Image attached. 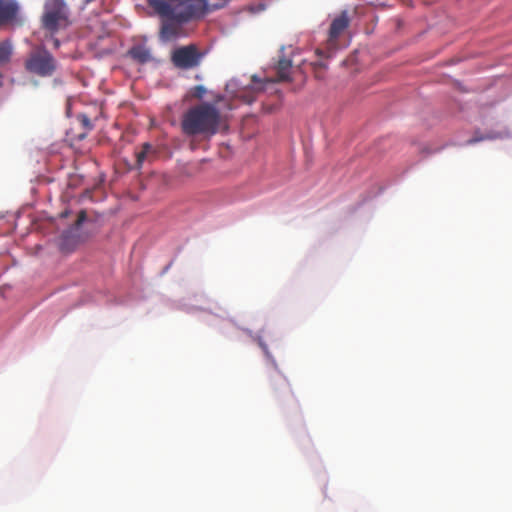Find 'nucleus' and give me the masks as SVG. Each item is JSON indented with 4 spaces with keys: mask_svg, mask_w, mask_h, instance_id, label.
Instances as JSON below:
<instances>
[{
    "mask_svg": "<svg viewBox=\"0 0 512 512\" xmlns=\"http://www.w3.org/2000/svg\"><path fill=\"white\" fill-rule=\"evenodd\" d=\"M41 24L51 36L70 25L68 7L63 0H46Z\"/></svg>",
    "mask_w": 512,
    "mask_h": 512,
    "instance_id": "nucleus-3",
    "label": "nucleus"
},
{
    "mask_svg": "<svg viewBox=\"0 0 512 512\" xmlns=\"http://www.w3.org/2000/svg\"><path fill=\"white\" fill-rule=\"evenodd\" d=\"M221 100H222V96H218L217 99H216L217 102L221 101Z\"/></svg>",
    "mask_w": 512,
    "mask_h": 512,
    "instance_id": "nucleus-21",
    "label": "nucleus"
},
{
    "mask_svg": "<svg viewBox=\"0 0 512 512\" xmlns=\"http://www.w3.org/2000/svg\"><path fill=\"white\" fill-rule=\"evenodd\" d=\"M19 5L15 0H0V26L20 23Z\"/></svg>",
    "mask_w": 512,
    "mask_h": 512,
    "instance_id": "nucleus-7",
    "label": "nucleus"
},
{
    "mask_svg": "<svg viewBox=\"0 0 512 512\" xmlns=\"http://www.w3.org/2000/svg\"><path fill=\"white\" fill-rule=\"evenodd\" d=\"M179 27L173 22H164L161 26L160 37L165 41L172 40L178 35Z\"/></svg>",
    "mask_w": 512,
    "mask_h": 512,
    "instance_id": "nucleus-12",
    "label": "nucleus"
},
{
    "mask_svg": "<svg viewBox=\"0 0 512 512\" xmlns=\"http://www.w3.org/2000/svg\"><path fill=\"white\" fill-rule=\"evenodd\" d=\"M269 384L278 399H284L290 393L287 379L278 372L270 376Z\"/></svg>",
    "mask_w": 512,
    "mask_h": 512,
    "instance_id": "nucleus-9",
    "label": "nucleus"
},
{
    "mask_svg": "<svg viewBox=\"0 0 512 512\" xmlns=\"http://www.w3.org/2000/svg\"><path fill=\"white\" fill-rule=\"evenodd\" d=\"M128 54L132 59L142 64L150 61L151 59L149 49L142 45L133 46L129 50Z\"/></svg>",
    "mask_w": 512,
    "mask_h": 512,
    "instance_id": "nucleus-10",
    "label": "nucleus"
},
{
    "mask_svg": "<svg viewBox=\"0 0 512 512\" xmlns=\"http://www.w3.org/2000/svg\"><path fill=\"white\" fill-rule=\"evenodd\" d=\"M87 219V213L85 210H80L77 213V219L75 220L74 224L80 225L83 224Z\"/></svg>",
    "mask_w": 512,
    "mask_h": 512,
    "instance_id": "nucleus-17",
    "label": "nucleus"
},
{
    "mask_svg": "<svg viewBox=\"0 0 512 512\" xmlns=\"http://www.w3.org/2000/svg\"><path fill=\"white\" fill-rule=\"evenodd\" d=\"M77 120L79 121L81 127L84 130V132L79 135V139H82L85 137L87 132L91 131L94 128V125L91 122L90 118L83 113L77 115Z\"/></svg>",
    "mask_w": 512,
    "mask_h": 512,
    "instance_id": "nucleus-14",
    "label": "nucleus"
},
{
    "mask_svg": "<svg viewBox=\"0 0 512 512\" xmlns=\"http://www.w3.org/2000/svg\"><path fill=\"white\" fill-rule=\"evenodd\" d=\"M292 67V62L289 59L282 58L278 61L276 71H277V80L276 81H286L289 79L290 71Z\"/></svg>",
    "mask_w": 512,
    "mask_h": 512,
    "instance_id": "nucleus-11",
    "label": "nucleus"
},
{
    "mask_svg": "<svg viewBox=\"0 0 512 512\" xmlns=\"http://www.w3.org/2000/svg\"><path fill=\"white\" fill-rule=\"evenodd\" d=\"M152 149V145L149 143H144L142 145V149L136 153V164L138 167L142 166L148 154L152 152Z\"/></svg>",
    "mask_w": 512,
    "mask_h": 512,
    "instance_id": "nucleus-15",
    "label": "nucleus"
},
{
    "mask_svg": "<svg viewBox=\"0 0 512 512\" xmlns=\"http://www.w3.org/2000/svg\"><path fill=\"white\" fill-rule=\"evenodd\" d=\"M27 72L39 77H50L57 69V61L46 49L32 51L24 63Z\"/></svg>",
    "mask_w": 512,
    "mask_h": 512,
    "instance_id": "nucleus-4",
    "label": "nucleus"
},
{
    "mask_svg": "<svg viewBox=\"0 0 512 512\" xmlns=\"http://www.w3.org/2000/svg\"><path fill=\"white\" fill-rule=\"evenodd\" d=\"M485 139L484 137H481V138H474V139H470L467 141L468 144H472V143H475V142H478L480 140H483Z\"/></svg>",
    "mask_w": 512,
    "mask_h": 512,
    "instance_id": "nucleus-19",
    "label": "nucleus"
},
{
    "mask_svg": "<svg viewBox=\"0 0 512 512\" xmlns=\"http://www.w3.org/2000/svg\"><path fill=\"white\" fill-rule=\"evenodd\" d=\"M203 55V53L199 52L196 45L190 44L175 49L172 53L171 61L177 68L191 69L200 64Z\"/></svg>",
    "mask_w": 512,
    "mask_h": 512,
    "instance_id": "nucleus-5",
    "label": "nucleus"
},
{
    "mask_svg": "<svg viewBox=\"0 0 512 512\" xmlns=\"http://www.w3.org/2000/svg\"><path fill=\"white\" fill-rule=\"evenodd\" d=\"M12 47L8 41L0 43V68L6 65L11 58Z\"/></svg>",
    "mask_w": 512,
    "mask_h": 512,
    "instance_id": "nucleus-13",
    "label": "nucleus"
},
{
    "mask_svg": "<svg viewBox=\"0 0 512 512\" xmlns=\"http://www.w3.org/2000/svg\"><path fill=\"white\" fill-rule=\"evenodd\" d=\"M87 226H67L57 238V246L62 252L69 253L88 239Z\"/></svg>",
    "mask_w": 512,
    "mask_h": 512,
    "instance_id": "nucleus-6",
    "label": "nucleus"
},
{
    "mask_svg": "<svg viewBox=\"0 0 512 512\" xmlns=\"http://www.w3.org/2000/svg\"><path fill=\"white\" fill-rule=\"evenodd\" d=\"M149 6L161 17L179 23L188 22L206 13V0H147Z\"/></svg>",
    "mask_w": 512,
    "mask_h": 512,
    "instance_id": "nucleus-2",
    "label": "nucleus"
},
{
    "mask_svg": "<svg viewBox=\"0 0 512 512\" xmlns=\"http://www.w3.org/2000/svg\"><path fill=\"white\" fill-rule=\"evenodd\" d=\"M53 45H54L55 48H59L60 41L57 38H53Z\"/></svg>",
    "mask_w": 512,
    "mask_h": 512,
    "instance_id": "nucleus-20",
    "label": "nucleus"
},
{
    "mask_svg": "<svg viewBox=\"0 0 512 512\" xmlns=\"http://www.w3.org/2000/svg\"><path fill=\"white\" fill-rule=\"evenodd\" d=\"M222 121L214 103L202 102L189 108L182 116L181 130L186 136L209 138L218 133Z\"/></svg>",
    "mask_w": 512,
    "mask_h": 512,
    "instance_id": "nucleus-1",
    "label": "nucleus"
},
{
    "mask_svg": "<svg viewBox=\"0 0 512 512\" xmlns=\"http://www.w3.org/2000/svg\"><path fill=\"white\" fill-rule=\"evenodd\" d=\"M252 81H253L255 84H259V85L256 87V89H257V90H260V91L264 90V87H263V85H262V81H260V80L255 76V75H254V76H252Z\"/></svg>",
    "mask_w": 512,
    "mask_h": 512,
    "instance_id": "nucleus-18",
    "label": "nucleus"
},
{
    "mask_svg": "<svg viewBox=\"0 0 512 512\" xmlns=\"http://www.w3.org/2000/svg\"><path fill=\"white\" fill-rule=\"evenodd\" d=\"M205 94L206 89L202 85H197L190 90V96L198 100H201Z\"/></svg>",
    "mask_w": 512,
    "mask_h": 512,
    "instance_id": "nucleus-16",
    "label": "nucleus"
},
{
    "mask_svg": "<svg viewBox=\"0 0 512 512\" xmlns=\"http://www.w3.org/2000/svg\"><path fill=\"white\" fill-rule=\"evenodd\" d=\"M349 25V18L346 12H342L341 15L336 17L329 29V39L328 44L330 46H334L336 43L337 38L340 34L343 33V31L348 27Z\"/></svg>",
    "mask_w": 512,
    "mask_h": 512,
    "instance_id": "nucleus-8",
    "label": "nucleus"
}]
</instances>
